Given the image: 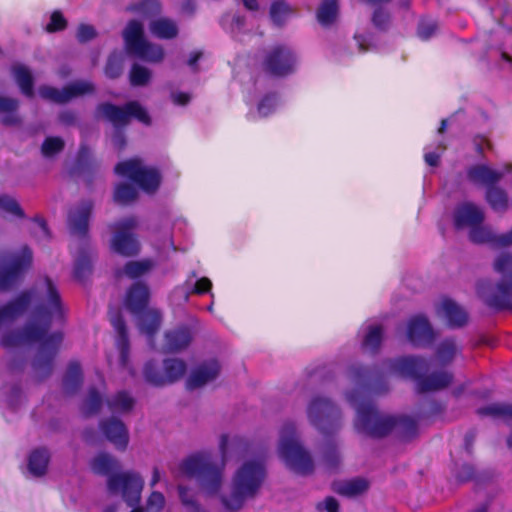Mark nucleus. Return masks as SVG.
I'll return each mask as SVG.
<instances>
[{"label": "nucleus", "instance_id": "19", "mask_svg": "<svg viewBox=\"0 0 512 512\" xmlns=\"http://www.w3.org/2000/svg\"><path fill=\"white\" fill-rule=\"evenodd\" d=\"M221 366L217 359L212 358L198 364L189 375L186 386L196 389L214 381L220 374Z\"/></svg>", "mask_w": 512, "mask_h": 512}, {"label": "nucleus", "instance_id": "29", "mask_svg": "<svg viewBox=\"0 0 512 512\" xmlns=\"http://www.w3.org/2000/svg\"><path fill=\"white\" fill-rule=\"evenodd\" d=\"M369 488V482L364 478H353L350 480L336 481L332 484V490L338 495L345 497H356L365 493Z\"/></svg>", "mask_w": 512, "mask_h": 512}, {"label": "nucleus", "instance_id": "51", "mask_svg": "<svg viewBox=\"0 0 512 512\" xmlns=\"http://www.w3.org/2000/svg\"><path fill=\"white\" fill-rule=\"evenodd\" d=\"M65 142L61 137H46L41 146V152L44 157H53L64 150Z\"/></svg>", "mask_w": 512, "mask_h": 512}, {"label": "nucleus", "instance_id": "64", "mask_svg": "<svg viewBox=\"0 0 512 512\" xmlns=\"http://www.w3.org/2000/svg\"><path fill=\"white\" fill-rule=\"evenodd\" d=\"M317 509H325L327 512H339V503L334 497L328 496L323 503L317 504Z\"/></svg>", "mask_w": 512, "mask_h": 512}, {"label": "nucleus", "instance_id": "49", "mask_svg": "<svg viewBox=\"0 0 512 512\" xmlns=\"http://www.w3.org/2000/svg\"><path fill=\"white\" fill-rule=\"evenodd\" d=\"M349 377L364 387H369L372 380V371L361 365V364H353L348 368Z\"/></svg>", "mask_w": 512, "mask_h": 512}, {"label": "nucleus", "instance_id": "31", "mask_svg": "<svg viewBox=\"0 0 512 512\" xmlns=\"http://www.w3.org/2000/svg\"><path fill=\"white\" fill-rule=\"evenodd\" d=\"M50 462V453L47 448L39 447L31 451L28 457L29 472L35 477L46 474Z\"/></svg>", "mask_w": 512, "mask_h": 512}, {"label": "nucleus", "instance_id": "26", "mask_svg": "<svg viewBox=\"0 0 512 512\" xmlns=\"http://www.w3.org/2000/svg\"><path fill=\"white\" fill-rule=\"evenodd\" d=\"M503 177V173L491 169L485 164H476L467 169V178L475 184H482L488 187L496 185Z\"/></svg>", "mask_w": 512, "mask_h": 512}, {"label": "nucleus", "instance_id": "13", "mask_svg": "<svg viewBox=\"0 0 512 512\" xmlns=\"http://www.w3.org/2000/svg\"><path fill=\"white\" fill-rule=\"evenodd\" d=\"M162 373L155 360H149L143 367L145 381L154 387L173 384L183 378L187 371L185 361L177 358H167L163 361Z\"/></svg>", "mask_w": 512, "mask_h": 512}, {"label": "nucleus", "instance_id": "37", "mask_svg": "<svg viewBox=\"0 0 512 512\" xmlns=\"http://www.w3.org/2000/svg\"><path fill=\"white\" fill-rule=\"evenodd\" d=\"M485 199L495 212H505L509 206L508 194L496 185L486 189Z\"/></svg>", "mask_w": 512, "mask_h": 512}, {"label": "nucleus", "instance_id": "12", "mask_svg": "<svg viewBox=\"0 0 512 512\" xmlns=\"http://www.w3.org/2000/svg\"><path fill=\"white\" fill-rule=\"evenodd\" d=\"M32 250L23 246L20 253L0 257V291L10 290L31 267Z\"/></svg>", "mask_w": 512, "mask_h": 512}, {"label": "nucleus", "instance_id": "23", "mask_svg": "<svg viewBox=\"0 0 512 512\" xmlns=\"http://www.w3.org/2000/svg\"><path fill=\"white\" fill-rule=\"evenodd\" d=\"M111 324L117 333L116 346L119 351V362L122 367L129 364L130 342L127 326L123 315L117 311L111 316Z\"/></svg>", "mask_w": 512, "mask_h": 512}, {"label": "nucleus", "instance_id": "25", "mask_svg": "<svg viewBox=\"0 0 512 512\" xmlns=\"http://www.w3.org/2000/svg\"><path fill=\"white\" fill-rule=\"evenodd\" d=\"M32 300L30 291L21 292L16 298L0 307V326L8 321H13L28 309Z\"/></svg>", "mask_w": 512, "mask_h": 512}, {"label": "nucleus", "instance_id": "54", "mask_svg": "<svg viewBox=\"0 0 512 512\" xmlns=\"http://www.w3.org/2000/svg\"><path fill=\"white\" fill-rule=\"evenodd\" d=\"M278 103V95L275 92L265 94L258 103L257 110L263 117L272 114Z\"/></svg>", "mask_w": 512, "mask_h": 512}, {"label": "nucleus", "instance_id": "8", "mask_svg": "<svg viewBox=\"0 0 512 512\" xmlns=\"http://www.w3.org/2000/svg\"><path fill=\"white\" fill-rule=\"evenodd\" d=\"M122 36L129 55L151 63L163 61L165 56L163 47L146 40L144 26L139 20H130L123 30Z\"/></svg>", "mask_w": 512, "mask_h": 512}, {"label": "nucleus", "instance_id": "47", "mask_svg": "<svg viewBox=\"0 0 512 512\" xmlns=\"http://www.w3.org/2000/svg\"><path fill=\"white\" fill-rule=\"evenodd\" d=\"M152 77L151 71L137 63H134L131 66L129 72V81L130 84L134 87H141L147 85Z\"/></svg>", "mask_w": 512, "mask_h": 512}, {"label": "nucleus", "instance_id": "50", "mask_svg": "<svg viewBox=\"0 0 512 512\" xmlns=\"http://www.w3.org/2000/svg\"><path fill=\"white\" fill-rule=\"evenodd\" d=\"M65 88L66 99L69 102L71 99L84 95V94H92L95 91V86L91 82L87 81H75Z\"/></svg>", "mask_w": 512, "mask_h": 512}, {"label": "nucleus", "instance_id": "9", "mask_svg": "<svg viewBox=\"0 0 512 512\" xmlns=\"http://www.w3.org/2000/svg\"><path fill=\"white\" fill-rule=\"evenodd\" d=\"M294 434V424H285L279 444V454L292 471L300 475H309L314 471L313 460L310 454L295 439Z\"/></svg>", "mask_w": 512, "mask_h": 512}, {"label": "nucleus", "instance_id": "55", "mask_svg": "<svg viewBox=\"0 0 512 512\" xmlns=\"http://www.w3.org/2000/svg\"><path fill=\"white\" fill-rule=\"evenodd\" d=\"M39 94L43 99L51 100L55 103H67L65 88L59 90L55 87L41 86L39 89Z\"/></svg>", "mask_w": 512, "mask_h": 512}, {"label": "nucleus", "instance_id": "43", "mask_svg": "<svg viewBox=\"0 0 512 512\" xmlns=\"http://www.w3.org/2000/svg\"><path fill=\"white\" fill-rule=\"evenodd\" d=\"M338 0H322L317 10V20L327 26L332 24L338 14Z\"/></svg>", "mask_w": 512, "mask_h": 512}, {"label": "nucleus", "instance_id": "20", "mask_svg": "<svg viewBox=\"0 0 512 512\" xmlns=\"http://www.w3.org/2000/svg\"><path fill=\"white\" fill-rule=\"evenodd\" d=\"M485 215L483 210L472 202H463L459 204L453 214L454 226L457 230L469 227L472 229L477 224L484 222Z\"/></svg>", "mask_w": 512, "mask_h": 512}, {"label": "nucleus", "instance_id": "41", "mask_svg": "<svg viewBox=\"0 0 512 512\" xmlns=\"http://www.w3.org/2000/svg\"><path fill=\"white\" fill-rule=\"evenodd\" d=\"M107 406L112 412H129L133 409L135 400L126 391H119L107 399Z\"/></svg>", "mask_w": 512, "mask_h": 512}, {"label": "nucleus", "instance_id": "57", "mask_svg": "<svg viewBox=\"0 0 512 512\" xmlns=\"http://www.w3.org/2000/svg\"><path fill=\"white\" fill-rule=\"evenodd\" d=\"M0 209L18 218H25V213L19 203L7 195L0 196Z\"/></svg>", "mask_w": 512, "mask_h": 512}, {"label": "nucleus", "instance_id": "22", "mask_svg": "<svg viewBox=\"0 0 512 512\" xmlns=\"http://www.w3.org/2000/svg\"><path fill=\"white\" fill-rule=\"evenodd\" d=\"M193 337L189 326H177L165 332L164 349L169 353L180 352L191 344Z\"/></svg>", "mask_w": 512, "mask_h": 512}, {"label": "nucleus", "instance_id": "44", "mask_svg": "<svg viewBox=\"0 0 512 512\" xmlns=\"http://www.w3.org/2000/svg\"><path fill=\"white\" fill-rule=\"evenodd\" d=\"M293 13L290 5L284 0H276L270 6V18L274 25L282 27L288 16Z\"/></svg>", "mask_w": 512, "mask_h": 512}, {"label": "nucleus", "instance_id": "11", "mask_svg": "<svg viewBox=\"0 0 512 512\" xmlns=\"http://www.w3.org/2000/svg\"><path fill=\"white\" fill-rule=\"evenodd\" d=\"M307 416L310 423L326 437L341 428V411L329 398L313 397L307 407Z\"/></svg>", "mask_w": 512, "mask_h": 512}, {"label": "nucleus", "instance_id": "17", "mask_svg": "<svg viewBox=\"0 0 512 512\" xmlns=\"http://www.w3.org/2000/svg\"><path fill=\"white\" fill-rule=\"evenodd\" d=\"M94 203L92 200H83L71 209L67 217V225L72 235L88 240L89 220L92 215Z\"/></svg>", "mask_w": 512, "mask_h": 512}, {"label": "nucleus", "instance_id": "30", "mask_svg": "<svg viewBox=\"0 0 512 512\" xmlns=\"http://www.w3.org/2000/svg\"><path fill=\"white\" fill-rule=\"evenodd\" d=\"M441 309L450 327L460 328L467 324V312L452 299H444L441 303Z\"/></svg>", "mask_w": 512, "mask_h": 512}, {"label": "nucleus", "instance_id": "40", "mask_svg": "<svg viewBox=\"0 0 512 512\" xmlns=\"http://www.w3.org/2000/svg\"><path fill=\"white\" fill-rule=\"evenodd\" d=\"M119 468L118 461L107 453H100L91 462V469L100 475H109Z\"/></svg>", "mask_w": 512, "mask_h": 512}, {"label": "nucleus", "instance_id": "3", "mask_svg": "<svg viewBox=\"0 0 512 512\" xmlns=\"http://www.w3.org/2000/svg\"><path fill=\"white\" fill-rule=\"evenodd\" d=\"M228 440V435H221L219 448L222 460L220 463H217L212 452L200 451L190 455L179 465L184 475L198 479L200 486L208 495L217 494L221 488Z\"/></svg>", "mask_w": 512, "mask_h": 512}, {"label": "nucleus", "instance_id": "61", "mask_svg": "<svg viewBox=\"0 0 512 512\" xmlns=\"http://www.w3.org/2000/svg\"><path fill=\"white\" fill-rule=\"evenodd\" d=\"M97 36V31L90 24H80L77 29V40L79 43H87Z\"/></svg>", "mask_w": 512, "mask_h": 512}, {"label": "nucleus", "instance_id": "34", "mask_svg": "<svg viewBox=\"0 0 512 512\" xmlns=\"http://www.w3.org/2000/svg\"><path fill=\"white\" fill-rule=\"evenodd\" d=\"M12 72L21 93L32 98L34 96V78L31 71L26 66L17 64L12 67Z\"/></svg>", "mask_w": 512, "mask_h": 512}, {"label": "nucleus", "instance_id": "60", "mask_svg": "<svg viewBox=\"0 0 512 512\" xmlns=\"http://www.w3.org/2000/svg\"><path fill=\"white\" fill-rule=\"evenodd\" d=\"M436 30L437 23L435 21L421 19L417 27V35L422 40H428Z\"/></svg>", "mask_w": 512, "mask_h": 512}, {"label": "nucleus", "instance_id": "36", "mask_svg": "<svg viewBox=\"0 0 512 512\" xmlns=\"http://www.w3.org/2000/svg\"><path fill=\"white\" fill-rule=\"evenodd\" d=\"M19 101L14 98L0 96V113L4 114L1 122L4 126H14L20 122L17 115Z\"/></svg>", "mask_w": 512, "mask_h": 512}, {"label": "nucleus", "instance_id": "6", "mask_svg": "<svg viewBox=\"0 0 512 512\" xmlns=\"http://www.w3.org/2000/svg\"><path fill=\"white\" fill-rule=\"evenodd\" d=\"M96 117H101L108 121L116 129L113 137L114 145L117 149L122 150L126 145L125 135L120 129L130 124L132 118L144 125H151V117L147 110L135 100L128 101L122 106H118L111 102H102L96 106Z\"/></svg>", "mask_w": 512, "mask_h": 512}, {"label": "nucleus", "instance_id": "16", "mask_svg": "<svg viewBox=\"0 0 512 512\" xmlns=\"http://www.w3.org/2000/svg\"><path fill=\"white\" fill-rule=\"evenodd\" d=\"M296 56L285 45H276L265 55L263 70L273 77H286L294 73L296 69Z\"/></svg>", "mask_w": 512, "mask_h": 512}, {"label": "nucleus", "instance_id": "45", "mask_svg": "<svg viewBox=\"0 0 512 512\" xmlns=\"http://www.w3.org/2000/svg\"><path fill=\"white\" fill-rule=\"evenodd\" d=\"M383 329L380 325L370 326L362 342V347L372 353H376L382 343Z\"/></svg>", "mask_w": 512, "mask_h": 512}, {"label": "nucleus", "instance_id": "62", "mask_svg": "<svg viewBox=\"0 0 512 512\" xmlns=\"http://www.w3.org/2000/svg\"><path fill=\"white\" fill-rule=\"evenodd\" d=\"M165 505V497L161 492L153 491L147 500V509L149 512H160Z\"/></svg>", "mask_w": 512, "mask_h": 512}, {"label": "nucleus", "instance_id": "35", "mask_svg": "<svg viewBox=\"0 0 512 512\" xmlns=\"http://www.w3.org/2000/svg\"><path fill=\"white\" fill-rule=\"evenodd\" d=\"M139 315V328L141 332L152 338L159 330L162 315L158 310H144Z\"/></svg>", "mask_w": 512, "mask_h": 512}, {"label": "nucleus", "instance_id": "48", "mask_svg": "<svg viewBox=\"0 0 512 512\" xmlns=\"http://www.w3.org/2000/svg\"><path fill=\"white\" fill-rule=\"evenodd\" d=\"M102 406V397L95 387L89 388L88 395L84 401L83 414L86 417L97 414Z\"/></svg>", "mask_w": 512, "mask_h": 512}, {"label": "nucleus", "instance_id": "1", "mask_svg": "<svg viewBox=\"0 0 512 512\" xmlns=\"http://www.w3.org/2000/svg\"><path fill=\"white\" fill-rule=\"evenodd\" d=\"M45 284V297L36 304L33 311L34 319L42 322V325L30 322L22 329L5 333L1 338V345L4 348H15L25 343H39L32 365L40 381L52 373L54 359L63 341V333L60 331L48 334L52 320L65 321L64 307L56 285L49 277H45Z\"/></svg>", "mask_w": 512, "mask_h": 512}, {"label": "nucleus", "instance_id": "46", "mask_svg": "<svg viewBox=\"0 0 512 512\" xmlns=\"http://www.w3.org/2000/svg\"><path fill=\"white\" fill-rule=\"evenodd\" d=\"M457 350L456 340L454 338H446L437 347L436 355L441 364L445 365L452 362Z\"/></svg>", "mask_w": 512, "mask_h": 512}, {"label": "nucleus", "instance_id": "33", "mask_svg": "<svg viewBox=\"0 0 512 512\" xmlns=\"http://www.w3.org/2000/svg\"><path fill=\"white\" fill-rule=\"evenodd\" d=\"M83 382V372L78 361H71L68 364L63 377V390L66 394H74L81 387Z\"/></svg>", "mask_w": 512, "mask_h": 512}, {"label": "nucleus", "instance_id": "7", "mask_svg": "<svg viewBox=\"0 0 512 512\" xmlns=\"http://www.w3.org/2000/svg\"><path fill=\"white\" fill-rule=\"evenodd\" d=\"M266 476L265 467L257 461L245 462L233 478L232 493L222 496L221 501L226 510H239L246 499L253 498L260 489Z\"/></svg>", "mask_w": 512, "mask_h": 512}, {"label": "nucleus", "instance_id": "18", "mask_svg": "<svg viewBox=\"0 0 512 512\" xmlns=\"http://www.w3.org/2000/svg\"><path fill=\"white\" fill-rule=\"evenodd\" d=\"M408 341L415 347H426L435 340V332L428 320L422 314L411 317L406 331Z\"/></svg>", "mask_w": 512, "mask_h": 512}, {"label": "nucleus", "instance_id": "39", "mask_svg": "<svg viewBox=\"0 0 512 512\" xmlns=\"http://www.w3.org/2000/svg\"><path fill=\"white\" fill-rule=\"evenodd\" d=\"M154 267L151 259L128 261L123 267V273L130 279H138L149 273Z\"/></svg>", "mask_w": 512, "mask_h": 512}, {"label": "nucleus", "instance_id": "56", "mask_svg": "<svg viewBox=\"0 0 512 512\" xmlns=\"http://www.w3.org/2000/svg\"><path fill=\"white\" fill-rule=\"evenodd\" d=\"M122 73V59L115 53H111L105 65V74L110 79L120 77Z\"/></svg>", "mask_w": 512, "mask_h": 512}, {"label": "nucleus", "instance_id": "58", "mask_svg": "<svg viewBox=\"0 0 512 512\" xmlns=\"http://www.w3.org/2000/svg\"><path fill=\"white\" fill-rule=\"evenodd\" d=\"M68 23L61 11L55 10L50 15V21L46 25V31L55 33L66 29Z\"/></svg>", "mask_w": 512, "mask_h": 512}, {"label": "nucleus", "instance_id": "4", "mask_svg": "<svg viewBox=\"0 0 512 512\" xmlns=\"http://www.w3.org/2000/svg\"><path fill=\"white\" fill-rule=\"evenodd\" d=\"M494 270L501 275V281L489 279L477 282L476 291L486 306L497 311L512 310V254L502 253L494 261Z\"/></svg>", "mask_w": 512, "mask_h": 512}, {"label": "nucleus", "instance_id": "2", "mask_svg": "<svg viewBox=\"0 0 512 512\" xmlns=\"http://www.w3.org/2000/svg\"><path fill=\"white\" fill-rule=\"evenodd\" d=\"M355 427L358 432L380 439L390 433L402 441H410L418 435L417 421L407 415H382L372 402H363L357 407Z\"/></svg>", "mask_w": 512, "mask_h": 512}, {"label": "nucleus", "instance_id": "52", "mask_svg": "<svg viewBox=\"0 0 512 512\" xmlns=\"http://www.w3.org/2000/svg\"><path fill=\"white\" fill-rule=\"evenodd\" d=\"M371 22L374 28L380 32H387L392 24L391 14L382 7L373 11Z\"/></svg>", "mask_w": 512, "mask_h": 512}, {"label": "nucleus", "instance_id": "32", "mask_svg": "<svg viewBox=\"0 0 512 512\" xmlns=\"http://www.w3.org/2000/svg\"><path fill=\"white\" fill-rule=\"evenodd\" d=\"M149 29L155 37L164 40L174 39L179 34L177 23L167 17H161L153 20L149 25Z\"/></svg>", "mask_w": 512, "mask_h": 512}, {"label": "nucleus", "instance_id": "28", "mask_svg": "<svg viewBox=\"0 0 512 512\" xmlns=\"http://www.w3.org/2000/svg\"><path fill=\"white\" fill-rule=\"evenodd\" d=\"M94 251L87 244L79 250L74 261L73 276L83 282L92 273Z\"/></svg>", "mask_w": 512, "mask_h": 512}, {"label": "nucleus", "instance_id": "24", "mask_svg": "<svg viewBox=\"0 0 512 512\" xmlns=\"http://www.w3.org/2000/svg\"><path fill=\"white\" fill-rule=\"evenodd\" d=\"M150 291L143 282L133 283L126 292L125 305L133 314L142 313L148 306Z\"/></svg>", "mask_w": 512, "mask_h": 512}, {"label": "nucleus", "instance_id": "21", "mask_svg": "<svg viewBox=\"0 0 512 512\" xmlns=\"http://www.w3.org/2000/svg\"><path fill=\"white\" fill-rule=\"evenodd\" d=\"M99 427L105 438L112 443L116 449L125 450L129 443V434L125 424L115 418L111 417L102 420Z\"/></svg>", "mask_w": 512, "mask_h": 512}, {"label": "nucleus", "instance_id": "27", "mask_svg": "<svg viewBox=\"0 0 512 512\" xmlns=\"http://www.w3.org/2000/svg\"><path fill=\"white\" fill-rule=\"evenodd\" d=\"M476 413L480 417H492L503 419L507 424H512V405L503 403H493L477 409ZM507 445L512 449V433L507 438Z\"/></svg>", "mask_w": 512, "mask_h": 512}, {"label": "nucleus", "instance_id": "10", "mask_svg": "<svg viewBox=\"0 0 512 512\" xmlns=\"http://www.w3.org/2000/svg\"><path fill=\"white\" fill-rule=\"evenodd\" d=\"M114 172L128 178L146 194H155L162 183V174L157 167L145 166L141 159L131 158L118 162Z\"/></svg>", "mask_w": 512, "mask_h": 512}, {"label": "nucleus", "instance_id": "14", "mask_svg": "<svg viewBox=\"0 0 512 512\" xmlns=\"http://www.w3.org/2000/svg\"><path fill=\"white\" fill-rule=\"evenodd\" d=\"M144 480L139 473L123 472L108 476L107 487L113 493H121L129 507L137 506L141 500Z\"/></svg>", "mask_w": 512, "mask_h": 512}, {"label": "nucleus", "instance_id": "5", "mask_svg": "<svg viewBox=\"0 0 512 512\" xmlns=\"http://www.w3.org/2000/svg\"><path fill=\"white\" fill-rule=\"evenodd\" d=\"M387 365L391 372L417 380L418 393L442 390L453 381V374L446 371L422 375L428 369V362L423 357L389 359Z\"/></svg>", "mask_w": 512, "mask_h": 512}, {"label": "nucleus", "instance_id": "38", "mask_svg": "<svg viewBox=\"0 0 512 512\" xmlns=\"http://www.w3.org/2000/svg\"><path fill=\"white\" fill-rule=\"evenodd\" d=\"M139 192L136 187L127 182L118 183L113 192V200L121 206H127L136 201Z\"/></svg>", "mask_w": 512, "mask_h": 512}, {"label": "nucleus", "instance_id": "63", "mask_svg": "<svg viewBox=\"0 0 512 512\" xmlns=\"http://www.w3.org/2000/svg\"><path fill=\"white\" fill-rule=\"evenodd\" d=\"M211 289H212L211 280L207 277H202L195 282V284L191 290V293L196 294V295H203V294L210 292Z\"/></svg>", "mask_w": 512, "mask_h": 512}, {"label": "nucleus", "instance_id": "53", "mask_svg": "<svg viewBox=\"0 0 512 512\" xmlns=\"http://www.w3.org/2000/svg\"><path fill=\"white\" fill-rule=\"evenodd\" d=\"M323 462L328 470H336L341 462V457L336 445L328 443L323 452Z\"/></svg>", "mask_w": 512, "mask_h": 512}, {"label": "nucleus", "instance_id": "15", "mask_svg": "<svg viewBox=\"0 0 512 512\" xmlns=\"http://www.w3.org/2000/svg\"><path fill=\"white\" fill-rule=\"evenodd\" d=\"M137 227V219L133 216L127 217L111 225L115 230L111 239V249L124 257H133L140 252V243L134 230Z\"/></svg>", "mask_w": 512, "mask_h": 512}, {"label": "nucleus", "instance_id": "59", "mask_svg": "<svg viewBox=\"0 0 512 512\" xmlns=\"http://www.w3.org/2000/svg\"><path fill=\"white\" fill-rule=\"evenodd\" d=\"M178 493L181 503L191 510V512H206L202 511L200 505L194 499V497L190 494V490L188 487L179 485Z\"/></svg>", "mask_w": 512, "mask_h": 512}, {"label": "nucleus", "instance_id": "42", "mask_svg": "<svg viewBox=\"0 0 512 512\" xmlns=\"http://www.w3.org/2000/svg\"><path fill=\"white\" fill-rule=\"evenodd\" d=\"M469 239L475 244H490L496 247L497 235L492 230L482 224H477L469 230Z\"/></svg>", "mask_w": 512, "mask_h": 512}]
</instances>
